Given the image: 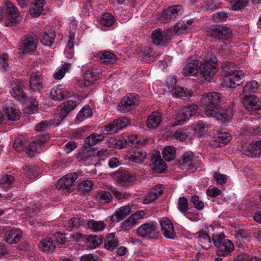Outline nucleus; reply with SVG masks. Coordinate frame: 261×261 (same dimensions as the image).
I'll use <instances>...</instances> for the list:
<instances>
[{
	"label": "nucleus",
	"mask_w": 261,
	"mask_h": 261,
	"mask_svg": "<svg viewBox=\"0 0 261 261\" xmlns=\"http://www.w3.org/2000/svg\"><path fill=\"white\" fill-rule=\"evenodd\" d=\"M129 123V120L125 117H121L114 120L102 127V132L105 134H111L117 133L119 130L126 126Z\"/></svg>",
	"instance_id": "obj_11"
},
{
	"label": "nucleus",
	"mask_w": 261,
	"mask_h": 261,
	"mask_svg": "<svg viewBox=\"0 0 261 261\" xmlns=\"http://www.w3.org/2000/svg\"><path fill=\"white\" fill-rule=\"evenodd\" d=\"M4 112L10 120L16 121L20 117V111L14 105L7 107L4 109Z\"/></svg>",
	"instance_id": "obj_31"
},
{
	"label": "nucleus",
	"mask_w": 261,
	"mask_h": 261,
	"mask_svg": "<svg viewBox=\"0 0 261 261\" xmlns=\"http://www.w3.org/2000/svg\"><path fill=\"white\" fill-rule=\"evenodd\" d=\"M193 127L195 133L199 136H202L206 133L208 128V125L204 123L202 121H199L194 125Z\"/></svg>",
	"instance_id": "obj_48"
},
{
	"label": "nucleus",
	"mask_w": 261,
	"mask_h": 261,
	"mask_svg": "<svg viewBox=\"0 0 261 261\" xmlns=\"http://www.w3.org/2000/svg\"><path fill=\"white\" fill-rule=\"evenodd\" d=\"M161 230L163 235L166 238L174 239L176 237V233L173 224L167 218H163L160 221Z\"/></svg>",
	"instance_id": "obj_19"
},
{
	"label": "nucleus",
	"mask_w": 261,
	"mask_h": 261,
	"mask_svg": "<svg viewBox=\"0 0 261 261\" xmlns=\"http://www.w3.org/2000/svg\"><path fill=\"white\" fill-rule=\"evenodd\" d=\"M188 26L184 21H179L174 27V32L176 35H179L185 33Z\"/></svg>",
	"instance_id": "obj_53"
},
{
	"label": "nucleus",
	"mask_w": 261,
	"mask_h": 261,
	"mask_svg": "<svg viewBox=\"0 0 261 261\" xmlns=\"http://www.w3.org/2000/svg\"><path fill=\"white\" fill-rule=\"evenodd\" d=\"M189 117L184 112L182 111L181 112H179L177 113L176 117L175 118V121L173 123L172 125H181L186 122L188 119Z\"/></svg>",
	"instance_id": "obj_51"
},
{
	"label": "nucleus",
	"mask_w": 261,
	"mask_h": 261,
	"mask_svg": "<svg viewBox=\"0 0 261 261\" xmlns=\"http://www.w3.org/2000/svg\"><path fill=\"white\" fill-rule=\"evenodd\" d=\"M198 241L205 244H209L211 242L209 235L202 230L198 232Z\"/></svg>",
	"instance_id": "obj_61"
},
{
	"label": "nucleus",
	"mask_w": 261,
	"mask_h": 261,
	"mask_svg": "<svg viewBox=\"0 0 261 261\" xmlns=\"http://www.w3.org/2000/svg\"><path fill=\"white\" fill-rule=\"evenodd\" d=\"M243 104L250 113L253 114L259 108L260 102L258 98L254 95H241Z\"/></svg>",
	"instance_id": "obj_13"
},
{
	"label": "nucleus",
	"mask_w": 261,
	"mask_h": 261,
	"mask_svg": "<svg viewBox=\"0 0 261 261\" xmlns=\"http://www.w3.org/2000/svg\"><path fill=\"white\" fill-rule=\"evenodd\" d=\"M22 173L25 177L29 179L36 177V173L35 171V167L32 166H26L22 169Z\"/></svg>",
	"instance_id": "obj_54"
},
{
	"label": "nucleus",
	"mask_w": 261,
	"mask_h": 261,
	"mask_svg": "<svg viewBox=\"0 0 261 261\" xmlns=\"http://www.w3.org/2000/svg\"><path fill=\"white\" fill-rule=\"evenodd\" d=\"M184 13L183 7L181 5H174L169 7L165 10L160 17V21L163 23L174 20Z\"/></svg>",
	"instance_id": "obj_7"
},
{
	"label": "nucleus",
	"mask_w": 261,
	"mask_h": 261,
	"mask_svg": "<svg viewBox=\"0 0 261 261\" xmlns=\"http://www.w3.org/2000/svg\"><path fill=\"white\" fill-rule=\"evenodd\" d=\"M37 47V40L28 35L21 38L18 46L19 53L24 55H31L35 53Z\"/></svg>",
	"instance_id": "obj_4"
},
{
	"label": "nucleus",
	"mask_w": 261,
	"mask_h": 261,
	"mask_svg": "<svg viewBox=\"0 0 261 261\" xmlns=\"http://www.w3.org/2000/svg\"><path fill=\"white\" fill-rule=\"evenodd\" d=\"M69 92L62 85H58L53 88L50 91V96L54 100H62L66 98Z\"/></svg>",
	"instance_id": "obj_22"
},
{
	"label": "nucleus",
	"mask_w": 261,
	"mask_h": 261,
	"mask_svg": "<svg viewBox=\"0 0 261 261\" xmlns=\"http://www.w3.org/2000/svg\"><path fill=\"white\" fill-rule=\"evenodd\" d=\"M96 57L104 64H110L114 63L116 60V55L110 51H102L97 54Z\"/></svg>",
	"instance_id": "obj_30"
},
{
	"label": "nucleus",
	"mask_w": 261,
	"mask_h": 261,
	"mask_svg": "<svg viewBox=\"0 0 261 261\" xmlns=\"http://www.w3.org/2000/svg\"><path fill=\"white\" fill-rule=\"evenodd\" d=\"M98 78L99 74L97 69H89L84 73L83 80L79 82V86L81 88L88 87L93 84Z\"/></svg>",
	"instance_id": "obj_16"
},
{
	"label": "nucleus",
	"mask_w": 261,
	"mask_h": 261,
	"mask_svg": "<svg viewBox=\"0 0 261 261\" xmlns=\"http://www.w3.org/2000/svg\"><path fill=\"white\" fill-rule=\"evenodd\" d=\"M30 87L34 91H39L42 88L41 75L39 72L32 73L30 80Z\"/></svg>",
	"instance_id": "obj_35"
},
{
	"label": "nucleus",
	"mask_w": 261,
	"mask_h": 261,
	"mask_svg": "<svg viewBox=\"0 0 261 261\" xmlns=\"http://www.w3.org/2000/svg\"><path fill=\"white\" fill-rule=\"evenodd\" d=\"M171 92L173 96L176 97L191 96L192 95V92L190 90L179 86L173 87Z\"/></svg>",
	"instance_id": "obj_41"
},
{
	"label": "nucleus",
	"mask_w": 261,
	"mask_h": 261,
	"mask_svg": "<svg viewBox=\"0 0 261 261\" xmlns=\"http://www.w3.org/2000/svg\"><path fill=\"white\" fill-rule=\"evenodd\" d=\"M196 54L197 51L195 54V58H192L191 62L188 63L183 69V74L184 75L188 76L194 75L197 73L198 71H199L200 65L202 64V61Z\"/></svg>",
	"instance_id": "obj_14"
},
{
	"label": "nucleus",
	"mask_w": 261,
	"mask_h": 261,
	"mask_svg": "<svg viewBox=\"0 0 261 261\" xmlns=\"http://www.w3.org/2000/svg\"><path fill=\"white\" fill-rule=\"evenodd\" d=\"M217 248V255L227 256L233 250L234 245L230 240L226 239L224 240L222 244Z\"/></svg>",
	"instance_id": "obj_26"
},
{
	"label": "nucleus",
	"mask_w": 261,
	"mask_h": 261,
	"mask_svg": "<svg viewBox=\"0 0 261 261\" xmlns=\"http://www.w3.org/2000/svg\"><path fill=\"white\" fill-rule=\"evenodd\" d=\"M55 30L50 27L46 28L41 35V42L44 45L50 46L54 41Z\"/></svg>",
	"instance_id": "obj_25"
},
{
	"label": "nucleus",
	"mask_w": 261,
	"mask_h": 261,
	"mask_svg": "<svg viewBox=\"0 0 261 261\" xmlns=\"http://www.w3.org/2000/svg\"><path fill=\"white\" fill-rule=\"evenodd\" d=\"M95 198L99 202L108 203L112 200V196L111 194L108 191H100L97 193Z\"/></svg>",
	"instance_id": "obj_46"
},
{
	"label": "nucleus",
	"mask_w": 261,
	"mask_h": 261,
	"mask_svg": "<svg viewBox=\"0 0 261 261\" xmlns=\"http://www.w3.org/2000/svg\"><path fill=\"white\" fill-rule=\"evenodd\" d=\"M88 241L90 244V246L93 248L98 247L102 242V240L96 236L89 237Z\"/></svg>",
	"instance_id": "obj_63"
},
{
	"label": "nucleus",
	"mask_w": 261,
	"mask_h": 261,
	"mask_svg": "<svg viewBox=\"0 0 261 261\" xmlns=\"http://www.w3.org/2000/svg\"><path fill=\"white\" fill-rule=\"evenodd\" d=\"M23 84L20 81H16L11 85L10 93L11 95L18 100H23L26 95L23 92Z\"/></svg>",
	"instance_id": "obj_21"
},
{
	"label": "nucleus",
	"mask_w": 261,
	"mask_h": 261,
	"mask_svg": "<svg viewBox=\"0 0 261 261\" xmlns=\"http://www.w3.org/2000/svg\"><path fill=\"white\" fill-rule=\"evenodd\" d=\"M206 32L211 37L218 39L227 40L232 35L229 28L221 25H212L207 29Z\"/></svg>",
	"instance_id": "obj_6"
},
{
	"label": "nucleus",
	"mask_w": 261,
	"mask_h": 261,
	"mask_svg": "<svg viewBox=\"0 0 261 261\" xmlns=\"http://www.w3.org/2000/svg\"><path fill=\"white\" fill-rule=\"evenodd\" d=\"M138 95L133 93H129L123 97L117 106L119 111L122 113H126L133 109H135L138 105Z\"/></svg>",
	"instance_id": "obj_8"
},
{
	"label": "nucleus",
	"mask_w": 261,
	"mask_h": 261,
	"mask_svg": "<svg viewBox=\"0 0 261 261\" xmlns=\"http://www.w3.org/2000/svg\"><path fill=\"white\" fill-rule=\"evenodd\" d=\"M14 181V177L12 175L5 174L0 178V184L10 185Z\"/></svg>",
	"instance_id": "obj_64"
},
{
	"label": "nucleus",
	"mask_w": 261,
	"mask_h": 261,
	"mask_svg": "<svg viewBox=\"0 0 261 261\" xmlns=\"http://www.w3.org/2000/svg\"><path fill=\"white\" fill-rule=\"evenodd\" d=\"M249 0H231L230 4L232 10L238 11L246 7Z\"/></svg>",
	"instance_id": "obj_50"
},
{
	"label": "nucleus",
	"mask_w": 261,
	"mask_h": 261,
	"mask_svg": "<svg viewBox=\"0 0 261 261\" xmlns=\"http://www.w3.org/2000/svg\"><path fill=\"white\" fill-rule=\"evenodd\" d=\"M7 5V16L5 20V25L10 27L19 22V12L15 5L8 2Z\"/></svg>",
	"instance_id": "obj_10"
},
{
	"label": "nucleus",
	"mask_w": 261,
	"mask_h": 261,
	"mask_svg": "<svg viewBox=\"0 0 261 261\" xmlns=\"http://www.w3.org/2000/svg\"><path fill=\"white\" fill-rule=\"evenodd\" d=\"M45 142L44 138L39 139L37 141H34L29 144V147L27 148L26 152L28 155L32 158L34 156L38 147H40Z\"/></svg>",
	"instance_id": "obj_38"
},
{
	"label": "nucleus",
	"mask_w": 261,
	"mask_h": 261,
	"mask_svg": "<svg viewBox=\"0 0 261 261\" xmlns=\"http://www.w3.org/2000/svg\"><path fill=\"white\" fill-rule=\"evenodd\" d=\"M71 64L66 63L63 65L62 68L59 69L54 74V77L56 80H61L64 76L65 73L70 69Z\"/></svg>",
	"instance_id": "obj_52"
},
{
	"label": "nucleus",
	"mask_w": 261,
	"mask_h": 261,
	"mask_svg": "<svg viewBox=\"0 0 261 261\" xmlns=\"http://www.w3.org/2000/svg\"><path fill=\"white\" fill-rule=\"evenodd\" d=\"M115 176L117 181L124 188L133 186L136 180L135 176L125 170L119 171L116 172Z\"/></svg>",
	"instance_id": "obj_12"
},
{
	"label": "nucleus",
	"mask_w": 261,
	"mask_h": 261,
	"mask_svg": "<svg viewBox=\"0 0 261 261\" xmlns=\"http://www.w3.org/2000/svg\"><path fill=\"white\" fill-rule=\"evenodd\" d=\"M223 74L225 81L228 83V86L234 87L242 83V79L245 74L243 70L237 69L236 64L231 61L224 62L222 65Z\"/></svg>",
	"instance_id": "obj_3"
},
{
	"label": "nucleus",
	"mask_w": 261,
	"mask_h": 261,
	"mask_svg": "<svg viewBox=\"0 0 261 261\" xmlns=\"http://www.w3.org/2000/svg\"><path fill=\"white\" fill-rule=\"evenodd\" d=\"M39 247L43 251L50 253L55 250L56 246L51 239L47 238L41 241Z\"/></svg>",
	"instance_id": "obj_39"
},
{
	"label": "nucleus",
	"mask_w": 261,
	"mask_h": 261,
	"mask_svg": "<svg viewBox=\"0 0 261 261\" xmlns=\"http://www.w3.org/2000/svg\"><path fill=\"white\" fill-rule=\"evenodd\" d=\"M151 161L153 165V170L157 173H162L166 169L165 163L162 160L159 151L156 152L151 157Z\"/></svg>",
	"instance_id": "obj_24"
},
{
	"label": "nucleus",
	"mask_w": 261,
	"mask_h": 261,
	"mask_svg": "<svg viewBox=\"0 0 261 261\" xmlns=\"http://www.w3.org/2000/svg\"><path fill=\"white\" fill-rule=\"evenodd\" d=\"M88 228L94 232H98L103 230L107 227L106 223L103 221H96L90 220L87 222Z\"/></svg>",
	"instance_id": "obj_36"
},
{
	"label": "nucleus",
	"mask_w": 261,
	"mask_h": 261,
	"mask_svg": "<svg viewBox=\"0 0 261 261\" xmlns=\"http://www.w3.org/2000/svg\"><path fill=\"white\" fill-rule=\"evenodd\" d=\"M139 58L146 62H149L153 57V51L149 47H143L138 53Z\"/></svg>",
	"instance_id": "obj_42"
},
{
	"label": "nucleus",
	"mask_w": 261,
	"mask_h": 261,
	"mask_svg": "<svg viewBox=\"0 0 261 261\" xmlns=\"http://www.w3.org/2000/svg\"><path fill=\"white\" fill-rule=\"evenodd\" d=\"M199 102L205 107V114L221 121H227L232 116V109L229 107L224 109L219 108L218 103L221 99V94L217 92L204 93L199 96Z\"/></svg>",
	"instance_id": "obj_1"
},
{
	"label": "nucleus",
	"mask_w": 261,
	"mask_h": 261,
	"mask_svg": "<svg viewBox=\"0 0 261 261\" xmlns=\"http://www.w3.org/2000/svg\"><path fill=\"white\" fill-rule=\"evenodd\" d=\"M173 36L171 30L168 29L162 31L161 29L154 30L152 33V38L153 43L166 46Z\"/></svg>",
	"instance_id": "obj_9"
},
{
	"label": "nucleus",
	"mask_w": 261,
	"mask_h": 261,
	"mask_svg": "<svg viewBox=\"0 0 261 261\" xmlns=\"http://www.w3.org/2000/svg\"><path fill=\"white\" fill-rule=\"evenodd\" d=\"M142 218H143L142 213H136L121 223V228L125 230H129L137 224L138 220Z\"/></svg>",
	"instance_id": "obj_23"
},
{
	"label": "nucleus",
	"mask_w": 261,
	"mask_h": 261,
	"mask_svg": "<svg viewBox=\"0 0 261 261\" xmlns=\"http://www.w3.org/2000/svg\"><path fill=\"white\" fill-rule=\"evenodd\" d=\"M130 211L131 208L129 206L125 205L121 206L116 211L114 214L111 217V220L113 222H119L128 215Z\"/></svg>",
	"instance_id": "obj_27"
},
{
	"label": "nucleus",
	"mask_w": 261,
	"mask_h": 261,
	"mask_svg": "<svg viewBox=\"0 0 261 261\" xmlns=\"http://www.w3.org/2000/svg\"><path fill=\"white\" fill-rule=\"evenodd\" d=\"M199 160L191 151L185 152L182 156L181 164L188 170L197 168Z\"/></svg>",
	"instance_id": "obj_20"
},
{
	"label": "nucleus",
	"mask_w": 261,
	"mask_h": 261,
	"mask_svg": "<svg viewBox=\"0 0 261 261\" xmlns=\"http://www.w3.org/2000/svg\"><path fill=\"white\" fill-rule=\"evenodd\" d=\"M93 115V111L89 107H85L83 108L78 113L76 116V119L80 121H83L85 119L92 117Z\"/></svg>",
	"instance_id": "obj_45"
},
{
	"label": "nucleus",
	"mask_w": 261,
	"mask_h": 261,
	"mask_svg": "<svg viewBox=\"0 0 261 261\" xmlns=\"http://www.w3.org/2000/svg\"><path fill=\"white\" fill-rule=\"evenodd\" d=\"M162 155L164 159L167 162L173 160L175 156V149L171 146L165 147L163 151Z\"/></svg>",
	"instance_id": "obj_44"
},
{
	"label": "nucleus",
	"mask_w": 261,
	"mask_h": 261,
	"mask_svg": "<svg viewBox=\"0 0 261 261\" xmlns=\"http://www.w3.org/2000/svg\"><path fill=\"white\" fill-rule=\"evenodd\" d=\"M77 177L76 173H68L60 178L56 184V188L58 189L70 190L74 185Z\"/></svg>",
	"instance_id": "obj_15"
},
{
	"label": "nucleus",
	"mask_w": 261,
	"mask_h": 261,
	"mask_svg": "<svg viewBox=\"0 0 261 261\" xmlns=\"http://www.w3.org/2000/svg\"><path fill=\"white\" fill-rule=\"evenodd\" d=\"M198 109V107L197 105L192 103L184 107L182 111L190 117L194 115L197 113Z\"/></svg>",
	"instance_id": "obj_55"
},
{
	"label": "nucleus",
	"mask_w": 261,
	"mask_h": 261,
	"mask_svg": "<svg viewBox=\"0 0 261 261\" xmlns=\"http://www.w3.org/2000/svg\"><path fill=\"white\" fill-rule=\"evenodd\" d=\"M83 220L80 218H73L68 222V229L71 230L73 228H79L82 224Z\"/></svg>",
	"instance_id": "obj_59"
},
{
	"label": "nucleus",
	"mask_w": 261,
	"mask_h": 261,
	"mask_svg": "<svg viewBox=\"0 0 261 261\" xmlns=\"http://www.w3.org/2000/svg\"><path fill=\"white\" fill-rule=\"evenodd\" d=\"M22 237V232L19 229H12L7 231L5 234L6 241L10 244H16L19 242Z\"/></svg>",
	"instance_id": "obj_29"
},
{
	"label": "nucleus",
	"mask_w": 261,
	"mask_h": 261,
	"mask_svg": "<svg viewBox=\"0 0 261 261\" xmlns=\"http://www.w3.org/2000/svg\"><path fill=\"white\" fill-rule=\"evenodd\" d=\"M115 21L114 16L109 13L103 14L100 19V24L107 27L113 26L115 24Z\"/></svg>",
	"instance_id": "obj_43"
},
{
	"label": "nucleus",
	"mask_w": 261,
	"mask_h": 261,
	"mask_svg": "<svg viewBox=\"0 0 261 261\" xmlns=\"http://www.w3.org/2000/svg\"><path fill=\"white\" fill-rule=\"evenodd\" d=\"M188 208V202L186 198L181 197L178 201V209L183 214L187 212Z\"/></svg>",
	"instance_id": "obj_57"
},
{
	"label": "nucleus",
	"mask_w": 261,
	"mask_h": 261,
	"mask_svg": "<svg viewBox=\"0 0 261 261\" xmlns=\"http://www.w3.org/2000/svg\"><path fill=\"white\" fill-rule=\"evenodd\" d=\"M103 139L104 136L102 134L93 133L85 139L84 143V147H89L93 146L99 142L102 141Z\"/></svg>",
	"instance_id": "obj_33"
},
{
	"label": "nucleus",
	"mask_w": 261,
	"mask_h": 261,
	"mask_svg": "<svg viewBox=\"0 0 261 261\" xmlns=\"http://www.w3.org/2000/svg\"><path fill=\"white\" fill-rule=\"evenodd\" d=\"M119 245V241L115 237V233L108 234L104 241L105 248L109 251L114 250Z\"/></svg>",
	"instance_id": "obj_32"
},
{
	"label": "nucleus",
	"mask_w": 261,
	"mask_h": 261,
	"mask_svg": "<svg viewBox=\"0 0 261 261\" xmlns=\"http://www.w3.org/2000/svg\"><path fill=\"white\" fill-rule=\"evenodd\" d=\"M243 153L246 156L255 157L261 153V141L253 142L242 146Z\"/></svg>",
	"instance_id": "obj_17"
},
{
	"label": "nucleus",
	"mask_w": 261,
	"mask_h": 261,
	"mask_svg": "<svg viewBox=\"0 0 261 261\" xmlns=\"http://www.w3.org/2000/svg\"><path fill=\"white\" fill-rule=\"evenodd\" d=\"M258 89V83L256 81H251L247 82L244 87L241 95H251L255 93Z\"/></svg>",
	"instance_id": "obj_37"
},
{
	"label": "nucleus",
	"mask_w": 261,
	"mask_h": 261,
	"mask_svg": "<svg viewBox=\"0 0 261 261\" xmlns=\"http://www.w3.org/2000/svg\"><path fill=\"white\" fill-rule=\"evenodd\" d=\"M188 132L186 129H178L173 135L174 138L179 141H184L188 137Z\"/></svg>",
	"instance_id": "obj_62"
},
{
	"label": "nucleus",
	"mask_w": 261,
	"mask_h": 261,
	"mask_svg": "<svg viewBox=\"0 0 261 261\" xmlns=\"http://www.w3.org/2000/svg\"><path fill=\"white\" fill-rule=\"evenodd\" d=\"M76 106V103L74 100L65 101L60 107V112L55 114V119L58 121L63 120Z\"/></svg>",
	"instance_id": "obj_18"
},
{
	"label": "nucleus",
	"mask_w": 261,
	"mask_h": 261,
	"mask_svg": "<svg viewBox=\"0 0 261 261\" xmlns=\"http://www.w3.org/2000/svg\"><path fill=\"white\" fill-rule=\"evenodd\" d=\"M191 202L193 203L194 207L198 210H202L204 207L203 202L200 200L196 195H194L191 197Z\"/></svg>",
	"instance_id": "obj_60"
},
{
	"label": "nucleus",
	"mask_w": 261,
	"mask_h": 261,
	"mask_svg": "<svg viewBox=\"0 0 261 261\" xmlns=\"http://www.w3.org/2000/svg\"><path fill=\"white\" fill-rule=\"evenodd\" d=\"M110 190L112 193L113 195H114V196L115 197V198H116L117 199H126L130 197L129 194L126 192H120L115 188H111Z\"/></svg>",
	"instance_id": "obj_56"
},
{
	"label": "nucleus",
	"mask_w": 261,
	"mask_h": 261,
	"mask_svg": "<svg viewBox=\"0 0 261 261\" xmlns=\"http://www.w3.org/2000/svg\"><path fill=\"white\" fill-rule=\"evenodd\" d=\"M27 142L22 136L17 137L14 141L13 147L17 151H23L27 146Z\"/></svg>",
	"instance_id": "obj_49"
},
{
	"label": "nucleus",
	"mask_w": 261,
	"mask_h": 261,
	"mask_svg": "<svg viewBox=\"0 0 261 261\" xmlns=\"http://www.w3.org/2000/svg\"><path fill=\"white\" fill-rule=\"evenodd\" d=\"M196 55L202 61L199 68L201 77L210 81L218 71L217 60L212 54H205L200 50H197Z\"/></svg>",
	"instance_id": "obj_2"
},
{
	"label": "nucleus",
	"mask_w": 261,
	"mask_h": 261,
	"mask_svg": "<svg viewBox=\"0 0 261 261\" xmlns=\"http://www.w3.org/2000/svg\"><path fill=\"white\" fill-rule=\"evenodd\" d=\"M45 0H34L32 7L30 9V14L35 17L39 16L43 9Z\"/></svg>",
	"instance_id": "obj_40"
},
{
	"label": "nucleus",
	"mask_w": 261,
	"mask_h": 261,
	"mask_svg": "<svg viewBox=\"0 0 261 261\" xmlns=\"http://www.w3.org/2000/svg\"><path fill=\"white\" fill-rule=\"evenodd\" d=\"M162 115L158 111L152 112L148 117L146 125L149 128H155L162 121Z\"/></svg>",
	"instance_id": "obj_28"
},
{
	"label": "nucleus",
	"mask_w": 261,
	"mask_h": 261,
	"mask_svg": "<svg viewBox=\"0 0 261 261\" xmlns=\"http://www.w3.org/2000/svg\"><path fill=\"white\" fill-rule=\"evenodd\" d=\"M214 141L218 144L216 147H220L226 144L231 140V136L228 133H220L215 135L214 137Z\"/></svg>",
	"instance_id": "obj_34"
},
{
	"label": "nucleus",
	"mask_w": 261,
	"mask_h": 261,
	"mask_svg": "<svg viewBox=\"0 0 261 261\" xmlns=\"http://www.w3.org/2000/svg\"><path fill=\"white\" fill-rule=\"evenodd\" d=\"M137 234L146 239H155L159 235L157 226L153 222L145 223L140 225L137 229Z\"/></svg>",
	"instance_id": "obj_5"
},
{
	"label": "nucleus",
	"mask_w": 261,
	"mask_h": 261,
	"mask_svg": "<svg viewBox=\"0 0 261 261\" xmlns=\"http://www.w3.org/2000/svg\"><path fill=\"white\" fill-rule=\"evenodd\" d=\"M146 158L145 151H136L131 154L129 157V160L135 163H141Z\"/></svg>",
	"instance_id": "obj_47"
},
{
	"label": "nucleus",
	"mask_w": 261,
	"mask_h": 261,
	"mask_svg": "<svg viewBox=\"0 0 261 261\" xmlns=\"http://www.w3.org/2000/svg\"><path fill=\"white\" fill-rule=\"evenodd\" d=\"M93 183L90 180H85L79 185V190L83 192L90 191L92 187Z\"/></svg>",
	"instance_id": "obj_58"
}]
</instances>
